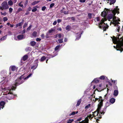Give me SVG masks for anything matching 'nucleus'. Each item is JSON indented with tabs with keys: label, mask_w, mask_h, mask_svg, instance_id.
Returning <instances> with one entry per match:
<instances>
[{
	"label": "nucleus",
	"mask_w": 123,
	"mask_h": 123,
	"mask_svg": "<svg viewBox=\"0 0 123 123\" xmlns=\"http://www.w3.org/2000/svg\"><path fill=\"white\" fill-rule=\"evenodd\" d=\"M113 43L116 44L117 50H119L121 52L123 50V36L122 34H118L115 37L113 36L112 38Z\"/></svg>",
	"instance_id": "nucleus-1"
},
{
	"label": "nucleus",
	"mask_w": 123,
	"mask_h": 123,
	"mask_svg": "<svg viewBox=\"0 0 123 123\" xmlns=\"http://www.w3.org/2000/svg\"><path fill=\"white\" fill-rule=\"evenodd\" d=\"M110 12L113 13L114 14H115L116 13L118 14L119 12V9L118 8V6H117L116 8H114L113 10H109L108 9L105 8V10L102 12L101 13V15L103 17H105Z\"/></svg>",
	"instance_id": "nucleus-2"
},
{
	"label": "nucleus",
	"mask_w": 123,
	"mask_h": 123,
	"mask_svg": "<svg viewBox=\"0 0 123 123\" xmlns=\"http://www.w3.org/2000/svg\"><path fill=\"white\" fill-rule=\"evenodd\" d=\"M111 13L108 14L107 17L108 18V19H111L113 18V24L115 25H117L119 24L118 21H120V20L118 18H117V17L115 16L116 14L114 15L112 12H110L109 13Z\"/></svg>",
	"instance_id": "nucleus-3"
},
{
	"label": "nucleus",
	"mask_w": 123,
	"mask_h": 123,
	"mask_svg": "<svg viewBox=\"0 0 123 123\" xmlns=\"http://www.w3.org/2000/svg\"><path fill=\"white\" fill-rule=\"evenodd\" d=\"M25 80L24 77L22 75L18 79L16 80L15 83L11 87L12 89V90H14L15 89V87L22 83Z\"/></svg>",
	"instance_id": "nucleus-4"
},
{
	"label": "nucleus",
	"mask_w": 123,
	"mask_h": 123,
	"mask_svg": "<svg viewBox=\"0 0 123 123\" xmlns=\"http://www.w3.org/2000/svg\"><path fill=\"white\" fill-rule=\"evenodd\" d=\"M106 20V19L104 18H102L100 22L99 23V28L103 30L104 31H106V29L108 28V26L107 25V23L105 24L104 22Z\"/></svg>",
	"instance_id": "nucleus-5"
},
{
	"label": "nucleus",
	"mask_w": 123,
	"mask_h": 123,
	"mask_svg": "<svg viewBox=\"0 0 123 123\" xmlns=\"http://www.w3.org/2000/svg\"><path fill=\"white\" fill-rule=\"evenodd\" d=\"M103 100H101L100 101L99 104L98 105V108L97 110V112L96 114H95V116H98V114H99V112L101 113V114H104V112L103 111L102 112L100 111H100L101 110V107L103 106Z\"/></svg>",
	"instance_id": "nucleus-6"
},
{
	"label": "nucleus",
	"mask_w": 123,
	"mask_h": 123,
	"mask_svg": "<svg viewBox=\"0 0 123 123\" xmlns=\"http://www.w3.org/2000/svg\"><path fill=\"white\" fill-rule=\"evenodd\" d=\"M9 7L7 1H4L1 3V6H0V9L1 10H6L8 9Z\"/></svg>",
	"instance_id": "nucleus-7"
},
{
	"label": "nucleus",
	"mask_w": 123,
	"mask_h": 123,
	"mask_svg": "<svg viewBox=\"0 0 123 123\" xmlns=\"http://www.w3.org/2000/svg\"><path fill=\"white\" fill-rule=\"evenodd\" d=\"M94 94H95V93H94L93 94V95H91L93 97H94V98H92L91 99V101H92V102H95L96 100H98V99H99L98 101H99V103H100V102L101 100H103V101L104 100H102V99H100L101 98V97H99L98 98H95V96L94 95Z\"/></svg>",
	"instance_id": "nucleus-8"
},
{
	"label": "nucleus",
	"mask_w": 123,
	"mask_h": 123,
	"mask_svg": "<svg viewBox=\"0 0 123 123\" xmlns=\"http://www.w3.org/2000/svg\"><path fill=\"white\" fill-rule=\"evenodd\" d=\"M6 96L5 97H6L9 100L12 99L14 97V95L11 92V90L10 91L8 94L6 95Z\"/></svg>",
	"instance_id": "nucleus-9"
},
{
	"label": "nucleus",
	"mask_w": 123,
	"mask_h": 123,
	"mask_svg": "<svg viewBox=\"0 0 123 123\" xmlns=\"http://www.w3.org/2000/svg\"><path fill=\"white\" fill-rule=\"evenodd\" d=\"M38 59H37L35 61L34 65L31 67V69H33V70H34L37 68L38 66Z\"/></svg>",
	"instance_id": "nucleus-10"
},
{
	"label": "nucleus",
	"mask_w": 123,
	"mask_h": 123,
	"mask_svg": "<svg viewBox=\"0 0 123 123\" xmlns=\"http://www.w3.org/2000/svg\"><path fill=\"white\" fill-rule=\"evenodd\" d=\"M82 33H81V32L77 33V36L76 37V38L75 39V40H78L80 38L81 36V35Z\"/></svg>",
	"instance_id": "nucleus-11"
},
{
	"label": "nucleus",
	"mask_w": 123,
	"mask_h": 123,
	"mask_svg": "<svg viewBox=\"0 0 123 123\" xmlns=\"http://www.w3.org/2000/svg\"><path fill=\"white\" fill-rule=\"evenodd\" d=\"M97 111H94V112H92V113H93V114L92 115L91 114H90L89 115H88L87 117L89 118H93V117H95V113Z\"/></svg>",
	"instance_id": "nucleus-12"
},
{
	"label": "nucleus",
	"mask_w": 123,
	"mask_h": 123,
	"mask_svg": "<svg viewBox=\"0 0 123 123\" xmlns=\"http://www.w3.org/2000/svg\"><path fill=\"white\" fill-rule=\"evenodd\" d=\"M25 38V37H24V36L22 35H18L17 36V38L18 40H22Z\"/></svg>",
	"instance_id": "nucleus-13"
},
{
	"label": "nucleus",
	"mask_w": 123,
	"mask_h": 123,
	"mask_svg": "<svg viewBox=\"0 0 123 123\" xmlns=\"http://www.w3.org/2000/svg\"><path fill=\"white\" fill-rule=\"evenodd\" d=\"M11 70L13 71H14L17 70V68L15 66H12L10 67V69Z\"/></svg>",
	"instance_id": "nucleus-14"
},
{
	"label": "nucleus",
	"mask_w": 123,
	"mask_h": 123,
	"mask_svg": "<svg viewBox=\"0 0 123 123\" xmlns=\"http://www.w3.org/2000/svg\"><path fill=\"white\" fill-rule=\"evenodd\" d=\"M5 104V102L3 101H2L0 103V110L1 108H2L4 107Z\"/></svg>",
	"instance_id": "nucleus-15"
},
{
	"label": "nucleus",
	"mask_w": 123,
	"mask_h": 123,
	"mask_svg": "<svg viewBox=\"0 0 123 123\" xmlns=\"http://www.w3.org/2000/svg\"><path fill=\"white\" fill-rule=\"evenodd\" d=\"M64 36L63 34L59 33L57 34L56 37H58L59 38H63Z\"/></svg>",
	"instance_id": "nucleus-16"
},
{
	"label": "nucleus",
	"mask_w": 123,
	"mask_h": 123,
	"mask_svg": "<svg viewBox=\"0 0 123 123\" xmlns=\"http://www.w3.org/2000/svg\"><path fill=\"white\" fill-rule=\"evenodd\" d=\"M6 71L5 70H3L1 72V74L2 76H5L6 75Z\"/></svg>",
	"instance_id": "nucleus-17"
},
{
	"label": "nucleus",
	"mask_w": 123,
	"mask_h": 123,
	"mask_svg": "<svg viewBox=\"0 0 123 123\" xmlns=\"http://www.w3.org/2000/svg\"><path fill=\"white\" fill-rule=\"evenodd\" d=\"M118 90H115L114 92V95L115 96H117V95L118 94Z\"/></svg>",
	"instance_id": "nucleus-18"
},
{
	"label": "nucleus",
	"mask_w": 123,
	"mask_h": 123,
	"mask_svg": "<svg viewBox=\"0 0 123 123\" xmlns=\"http://www.w3.org/2000/svg\"><path fill=\"white\" fill-rule=\"evenodd\" d=\"M63 38H62L61 39H58V42H57V41H56L58 43H62L63 42Z\"/></svg>",
	"instance_id": "nucleus-19"
},
{
	"label": "nucleus",
	"mask_w": 123,
	"mask_h": 123,
	"mask_svg": "<svg viewBox=\"0 0 123 123\" xmlns=\"http://www.w3.org/2000/svg\"><path fill=\"white\" fill-rule=\"evenodd\" d=\"M55 31V30L54 29H52L49 31L48 32H47V33L49 34L51 33H52Z\"/></svg>",
	"instance_id": "nucleus-20"
},
{
	"label": "nucleus",
	"mask_w": 123,
	"mask_h": 123,
	"mask_svg": "<svg viewBox=\"0 0 123 123\" xmlns=\"http://www.w3.org/2000/svg\"><path fill=\"white\" fill-rule=\"evenodd\" d=\"M115 99L114 98H111L110 100V102L112 104H113L115 102Z\"/></svg>",
	"instance_id": "nucleus-21"
},
{
	"label": "nucleus",
	"mask_w": 123,
	"mask_h": 123,
	"mask_svg": "<svg viewBox=\"0 0 123 123\" xmlns=\"http://www.w3.org/2000/svg\"><path fill=\"white\" fill-rule=\"evenodd\" d=\"M28 58V55H24L23 57V59L24 61H25Z\"/></svg>",
	"instance_id": "nucleus-22"
},
{
	"label": "nucleus",
	"mask_w": 123,
	"mask_h": 123,
	"mask_svg": "<svg viewBox=\"0 0 123 123\" xmlns=\"http://www.w3.org/2000/svg\"><path fill=\"white\" fill-rule=\"evenodd\" d=\"M8 5L9 6H12L13 5V3L12 2V1L11 0H9L8 2Z\"/></svg>",
	"instance_id": "nucleus-23"
},
{
	"label": "nucleus",
	"mask_w": 123,
	"mask_h": 123,
	"mask_svg": "<svg viewBox=\"0 0 123 123\" xmlns=\"http://www.w3.org/2000/svg\"><path fill=\"white\" fill-rule=\"evenodd\" d=\"M111 104L110 102H109L108 101H107L105 104V108H106L107 107L109 106Z\"/></svg>",
	"instance_id": "nucleus-24"
},
{
	"label": "nucleus",
	"mask_w": 123,
	"mask_h": 123,
	"mask_svg": "<svg viewBox=\"0 0 123 123\" xmlns=\"http://www.w3.org/2000/svg\"><path fill=\"white\" fill-rule=\"evenodd\" d=\"M78 112L77 111H76V112L75 111H74L72 112L71 114H69V116H71V115H74L75 114L77 113Z\"/></svg>",
	"instance_id": "nucleus-25"
},
{
	"label": "nucleus",
	"mask_w": 123,
	"mask_h": 123,
	"mask_svg": "<svg viewBox=\"0 0 123 123\" xmlns=\"http://www.w3.org/2000/svg\"><path fill=\"white\" fill-rule=\"evenodd\" d=\"M7 35H6L3 37H2L0 39V40L1 41H3V40H5L6 38V37Z\"/></svg>",
	"instance_id": "nucleus-26"
},
{
	"label": "nucleus",
	"mask_w": 123,
	"mask_h": 123,
	"mask_svg": "<svg viewBox=\"0 0 123 123\" xmlns=\"http://www.w3.org/2000/svg\"><path fill=\"white\" fill-rule=\"evenodd\" d=\"M30 44L31 45V46H34L36 44V43L34 41H32L31 42H30Z\"/></svg>",
	"instance_id": "nucleus-27"
},
{
	"label": "nucleus",
	"mask_w": 123,
	"mask_h": 123,
	"mask_svg": "<svg viewBox=\"0 0 123 123\" xmlns=\"http://www.w3.org/2000/svg\"><path fill=\"white\" fill-rule=\"evenodd\" d=\"M46 59V57L44 56H43L40 60L41 61L43 62Z\"/></svg>",
	"instance_id": "nucleus-28"
},
{
	"label": "nucleus",
	"mask_w": 123,
	"mask_h": 123,
	"mask_svg": "<svg viewBox=\"0 0 123 123\" xmlns=\"http://www.w3.org/2000/svg\"><path fill=\"white\" fill-rule=\"evenodd\" d=\"M110 0V4L111 5L114 3L115 2L116 0Z\"/></svg>",
	"instance_id": "nucleus-29"
},
{
	"label": "nucleus",
	"mask_w": 123,
	"mask_h": 123,
	"mask_svg": "<svg viewBox=\"0 0 123 123\" xmlns=\"http://www.w3.org/2000/svg\"><path fill=\"white\" fill-rule=\"evenodd\" d=\"M71 28V27L69 25L67 26L66 27V30L68 31H69Z\"/></svg>",
	"instance_id": "nucleus-30"
},
{
	"label": "nucleus",
	"mask_w": 123,
	"mask_h": 123,
	"mask_svg": "<svg viewBox=\"0 0 123 123\" xmlns=\"http://www.w3.org/2000/svg\"><path fill=\"white\" fill-rule=\"evenodd\" d=\"M81 99H80L78 100L76 105L77 106H79V105L81 103Z\"/></svg>",
	"instance_id": "nucleus-31"
},
{
	"label": "nucleus",
	"mask_w": 123,
	"mask_h": 123,
	"mask_svg": "<svg viewBox=\"0 0 123 123\" xmlns=\"http://www.w3.org/2000/svg\"><path fill=\"white\" fill-rule=\"evenodd\" d=\"M92 13H89L88 14V16L89 19H91L92 18Z\"/></svg>",
	"instance_id": "nucleus-32"
},
{
	"label": "nucleus",
	"mask_w": 123,
	"mask_h": 123,
	"mask_svg": "<svg viewBox=\"0 0 123 123\" xmlns=\"http://www.w3.org/2000/svg\"><path fill=\"white\" fill-rule=\"evenodd\" d=\"M76 123H88V121H87L85 120H83L82 121L77 122Z\"/></svg>",
	"instance_id": "nucleus-33"
},
{
	"label": "nucleus",
	"mask_w": 123,
	"mask_h": 123,
	"mask_svg": "<svg viewBox=\"0 0 123 123\" xmlns=\"http://www.w3.org/2000/svg\"><path fill=\"white\" fill-rule=\"evenodd\" d=\"M74 120L73 119H69L67 121V123H71Z\"/></svg>",
	"instance_id": "nucleus-34"
},
{
	"label": "nucleus",
	"mask_w": 123,
	"mask_h": 123,
	"mask_svg": "<svg viewBox=\"0 0 123 123\" xmlns=\"http://www.w3.org/2000/svg\"><path fill=\"white\" fill-rule=\"evenodd\" d=\"M23 10L21 7H19L18 9L17 12V13H19L21 11H22Z\"/></svg>",
	"instance_id": "nucleus-35"
},
{
	"label": "nucleus",
	"mask_w": 123,
	"mask_h": 123,
	"mask_svg": "<svg viewBox=\"0 0 123 123\" xmlns=\"http://www.w3.org/2000/svg\"><path fill=\"white\" fill-rule=\"evenodd\" d=\"M13 9L11 7L9 9V12L10 13H11L13 11Z\"/></svg>",
	"instance_id": "nucleus-36"
},
{
	"label": "nucleus",
	"mask_w": 123,
	"mask_h": 123,
	"mask_svg": "<svg viewBox=\"0 0 123 123\" xmlns=\"http://www.w3.org/2000/svg\"><path fill=\"white\" fill-rule=\"evenodd\" d=\"M0 13L2 15H3L5 16L7 14V13L5 11H4V12H1Z\"/></svg>",
	"instance_id": "nucleus-37"
},
{
	"label": "nucleus",
	"mask_w": 123,
	"mask_h": 123,
	"mask_svg": "<svg viewBox=\"0 0 123 123\" xmlns=\"http://www.w3.org/2000/svg\"><path fill=\"white\" fill-rule=\"evenodd\" d=\"M37 34V32H36L35 31L33 32L32 33V35L34 37H36Z\"/></svg>",
	"instance_id": "nucleus-38"
},
{
	"label": "nucleus",
	"mask_w": 123,
	"mask_h": 123,
	"mask_svg": "<svg viewBox=\"0 0 123 123\" xmlns=\"http://www.w3.org/2000/svg\"><path fill=\"white\" fill-rule=\"evenodd\" d=\"M99 81V80L98 79L96 78L93 81H94L96 83H97Z\"/></svg>",
	"instance_id": "nucleus-39"
},
{
	"label": "nucleus",
	"mask_w": 123,
	"mask_h": 123,
	"mask_svg": "<svg viewBox=\"0 0 123 123\" xmlns=\"http://www.w3.org/2000/svg\"><path fill=\"white\" fill-rule=\"evenodd\" d=\"M60 46V44L59 45H57L55 48V50H58V49L59 48Z\"/></svg>",
	"instance_id": "nucleus-40"
},
{
	"label": "nucleus",
	"mask_w": 123,
	"mask_h": 123,
	"mask_svg": "<svg viewBox=\"0 0 123 123\" xmlns=\"http://www.w3.org/2000/svg\"><path fill=\"white\" fill-rule=\"evenodd\" d=\"M32 74H30L29 75H28L26 77L24 78L25 80L27 79L28 78H29V77H30L32 75Z\"/></svg>",
	"instance_id": "nucleus-41"
},
{
	"label": "nucleus",
	"mask_w": 123,
	"mask_h": 123,
	"mask_svg": "<svg viewBox=\"0 0 123 123\" xmlns=\"http://www.w3.org/2000/svg\"><path fill=\"white\" fill-rule=\"evenodd\" d=\"M37 9L35 7L33 8V9L32 10V12H35L37 11Z\"/></svg>",
	"instance_id": "nucleus-42"
},
{
	"label": "nucleus",
	"mask_w": 123,
	"mask_h": 123,
	"mask_svg": "<svg viewBox=\"0 0 123 123\" xmlns=\"http://www.w3.org/2000/svg\"><path fill=\"white\" fill-rule=\"evenodd\" d=\"M105 77L104 76H102L100 77V79L102 80H104L105 79Z\"/></svg>",
	"instance_id": "nucleus-43"
},
{
	"label": "nucleus",
	"mask_w": 123,
	"mask_h": 123,
	"mask_svg": "<svg viewBox=\"0 0 123 123\" xmlns=\"http://www.w3.org/2000/svg\"><path fill=\"white\" fill-rule=\"evenodd\" d=\"M90 104H89L85 106V108L86 109H88L90 107Z\"/></svg>",
	"instance_id": "nucleus-44"
},
{
	"label": "nucleus",
	"mask_w": 123,
	"mask_h": 123,
	"mask_svg": "<svg viewBox=\"0 0 123 123\" xmlns=\"http://www.w3.org/2000/svg\"><path fill=\"white\" fill-rule=\"evenodd\" d=\"M3 21L4 22L7 21L8 20V19L6 17H4L3 18Z\"/></svg>",
	"instance_id": "nucleus-45"
},
{
	"label": "nucleus",
	"mask_w": 123,
	"mask_h": 123,
	"mask_svg": "<svg viewBox=\"0 0 123 123\" xmlns=\"http://www.w3.org/2000/svg\"><path fill=\"white\" fill-rule=\"evenodd\" d=\"M100 20V18L99 17H97L96 18V19L95 20V21L96 20V21H99Z\"/></svg>",
	"instance_id": "nucleus-46"
},
{
	"label": "nucleus",
	"mask_w": 123,
	"mask_h": 123,
	"mask_svg": "<svg viewBox=\"0 0 123 123\" xmlns=\"http://www.w3.org/2000/svg\"><path fill=\"white\" fill-rule=\"evenodd\" d=\"M28 24V23H25L24 24V25L23 26V28H25V27H26L27 26V25Z\"/></svg>",
	"instance_id": "nucleus-47"
},
{
	"label": "nucleus",
	"mask_w": 123,
	"mask_h": 123,
	"mask_svg": "<svg viewBox=\"0 0 123 123\" xmlns=\"http://www.w3.org/2000/svg\"><path fill=\"white\" fill-rule=\"evenodd\" d=\"M32 26L31 25H30L29 26V27H28L27 28V31L30 30V29H31V28Z\"/></svg>",
	"instance_id": "nucleus-48"
},
{
	"label": "nucleus",
	"mask_w": 123,
	"mask_h": 123,
	"mask_svg": "<svg viewBox=\"0 0 123 123\" xmlns=\"http://www.w3.org/2000/svg\"><path fill=\"white\" fill-rule=\"evenodd\" d=\"M39 2V1H35L33 3H32V5H34L36 4H37V3Z\"/></svg>",
	"instance_id": "nucleus-49"
},
{
	"label": "nucleus",
	"mask_w": 123,
	"mask_h": 123,
	"mask_svg": "<svg viewBox=\"0 0 123 123\" xmlns=\"http://www.w3.org/2000/svg\"><path fill=\"white\" fill-rule=\"evenodd\" d=\"M55 5V4L54 3H52L51 4L50 6V7L52 8L53 6Z\"/></svg>",
	"instance_id": "nucleus-50"
},
{
	"label": "nucleus",
	"mask_w": 123,
	"mask_h": 123,
	"mask_svg": "<svg viewBox=\"0 0 123 123\" xmlns=\"http://www.w3.org/2000/svg\"><path fill=\"white\" fill-rule=\"evenodd\" d=\"M46 7L45 6H44L42 8V10L43 11H44L46 9Z\"/></svg>",
	"instance_id": "nucleus-51"
},
{
	"label": "nucleus",
	"mask_w": 123,
	"mask_h": 123,
	"mask_svg": "<svg viewBox=\"0 0 123 123\" xmlns=\"http://www.w3.org/2000/svg\"><path fill=\"white\" fill-rule=\"evenodd\" d=\"M120 28V26H117V27L116 28L117 31L118 32L119 31Z\"/></svg>",
	"instance_id": "nucleus-52"
},
{
	"label": "nucleus",
	"mask_w": 123,
	"mask_h": 123,
	"mask_svg": "<svg viewBox=\"0 0 123 123\" xmlns=\"http://www.w3.org/2000/svg\"><path fill=\"white\" fill-rule=\"evenodd\" d=\"M107 94H106V95L104 96V98L105 99H108V97L107 96Z\"/></svg>",
	"instance_id": "nucleus-53"
},
{
	"label": "nucleus",
	"mask_w": 123,
	"mask_h": 123,
	"mask_svg": "<svg viewBox=\"0 0 123 123\" xmlns=\"http://www.w3.org/2000/svg\"><path fill=\"white\" fill-rule=\"evenodd\" d=\"M22 24V23H19L18 24H17V25H18V26H21Z\"/></svg>",
	"instance_id": "nucleus-54"
},
{
	"label": "nucleus",
	"mask_w": 123,
	"mask_h": 123,
	"mask_svg": "<svg viewBox=\"0 0 123 123\" xmlns=\"http://www.w3.org/2000/svg\"><path fill=\"white\" fill-rule=\"evenodd\" d=\"M18 5V6H20V7H22L23 8L24 7L23 5V4H19Z\"/></svg>",
	"instance_id": "nucleus-55"
},
{
	"label": "nucleus",
	"mask_w": 123,
	"mask_h": 123,
	"mask_svg": "<svg viewBox=\"0 0 123 123\" xmlns=\"http://www.w3.org/2000/svg\"><path fill=\"white\" fill-rule=\"evenodd\" d=\"M86 0H80L79 1L81 2L84 3L85 2Z\"/></svg>",
	"instance_id": "nucleus-56"
},
{
	"label": "nucleus",
	"mask_w": 123,
	"mask_h": 123,
	"mask_svg": "<svg viewBox=\"0 0 123 123\" xmlns=\"http://www.w3.org/2000/svg\"><path fill=\"white\" fill-rule=\"evenodd\" d=\"M41 40V39L39 38H37L36 39V40L37 41H40Z\"/></svg>",
	"instance_id": "nucleus-57"
},
{
	"label": "nucleus",
	"mask_w": 123,
	"mask_h": 123,
	"mask_svg": "<svg viewBox=\"0 0 123 123\" xmlns=\"http://www.w3.org/2000/svg\"><path fill=\"white\" fill-rule=\"evenodd\" d=\"M13 3H15L17 2V0H11Z\"/></svg>",
	"instance_id": "nucleus-58"
},
{
	"label": "nucleus",
	"mask_w": 123,
	"mask_h": 123,
	"mask_svg": "<svg viewBox=\"0 0 123 123\" xmlns=\"http://www.w3.org/2000/svg\"><path fill=\"white\" fill-rule=\"evenodd\" d=\"M63 13L65 14H68V12L64 11Z\"/></svg>",
	"instance_id": "nucleus-59"
},
{
	"label": "nucleus",
	"mask_w": 123,
	"mask_h": 123,
	"mask_svg": "<svg viewBox=\"0 0 123 123\" xmlns=\"http://www.w3.org/2000/svg\"><path fill=\"white\" fill-rule=\"evenodd\" d=\"M44 34H43L41 35V36L42 37V38H44Z\"/></svg>",
	"instance_id": "nucleus-60"
},
{
	"label": "nucleus",
	"mask_w": 123,
	"mask_h": 123,
	"mask_svg": "<svg viewBox=\"0 0 123 123\" xmlns=\"http://www.w3.org/2000/svg\"><path fill=\"white\" fill-rule=\"evenodd\" d=\"M28 2V1L27 0H26L25 1V4L24 5L25 6H26V5H27Z\"/></svg>",
	"instance_id": "nucleus-61"
},
{
	"label": "nucleus",
	"mask_w": 123,
	"mask_h": 123,
	"mask_svg": "<svg viewBox=\"0 0 123 123\" xmlns=\"http://www.w3.org/2000/svg\"><path fill=\"white\" fill-rule=\"evenodd\" d=\"M57 23V22L56 21H55L53 23V24L54 25H55Z\"/></svg>",
	"instance_id": "nucleus-62"
},
{
	"label": "nucleus",
	"mask_w": 123,
	"mask_h": 123,
	"mask_svg": "<svg viewBox=\"0 0 123 123\" xmlns=\"http://www.w3.org/2000/svg\"><path fill=\"white\" fill-rule=\"evenodd\" d=\"M62 20L60 19H58L57 20V22L58 23H59L61 22Z\"/></svg>",
	"instance_id": "nucleus-63"
},
{
	"label": "nucleus",
	"mask_w": 123,
	"mask_h": 123,
	"mask_svg": "<svg viewBox=\"0 0 123 123\" xmlns=\"http://www.w3.org/2000/svg\"><path fill=\"white\" fill-rule=\"evenodd\" d=\"M5 81H6V82H7L8 81V80L7 79V77H5Z\"/></svg>",
	"instance_id": "nucleus-64"
}]
</instances>
